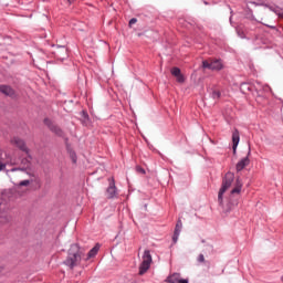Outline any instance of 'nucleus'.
Wrapping results in <instances>:
<instances>
[{
  "label": "nucleus",
  "mask_w": 283,
  "mask_h": 283,
  "mask_svg": "<svg viewBox=\"0 0 283 283\" xmlns=\"http://www.w3.org/2000/svg\"><path fill=\"white\" fill-rule=\"evenodd\" d=\"M233 180H235V175L233 172H227L223 180L222 186L218 193V202L219 207L222 209V213H231L233 211V208L238 205V200H228L224 203V193H227V190L231 188V185H233Z\"/></svg>",
  "instance_id": "nucleus-1"
},
{
  "label": "nucleus",
  "mask_w": 283,
  "mask_h": 283,
  "mask_svg": "<svg viewBox=\"0 0 283 283\" xmlns=\"http://www.w3.org/2000/svg\"><path fill=\"white\" fill-rule=\"evenodd\" d=\"M80 263H81V248H78V244H72L69 250V255L64 261V264H66V266H70V269H74V266H77Z\"/></svg>",
  "instance_id": "nucleus-2"
},
{
  "label": "nucleus",
  "mask_w": 283,
  "mask_h": 283,
  "mask_svg": "<svg viewBox=\"0 0 283 283\" xmlns=\"http://www.w3.org/2000/svg\"><path fill=\"white\" fill-rule=\"evenodd\" d=\"M151 262H153L151 252L149 250L144 251L143 262L139 265V275H145V273L149 271L151 266Z\"/></svg>",
  "instance_id": "nucleus-3"
},
{
  "label": "nucleus",
  "mask_w": 283,
  "mask_h": 283,
  "mask_svg": "<svg viewBox=\"0 0 283 283\" xmlns=\"http://www.w3.org/2000/svg\"><path fill=\"white\" fill-rule=\"evenodd\" d=\"M151 262H153L151 252L149 250L144 251L143 262L139 265V275H145V273L149 271L151 266Z\"/></svg>",
  "instance_id": "nucleus-4"
},
{
  "label": "nucleus",
  "mask_w": 283,
  "mask_h": 283,
  "mask_svg": "<svg viewBox=\"0 0 283 283\" xmlns=\"http://www.w3.org/2000/svg\"><path fill=\"white\" fill-rule=\"evenodd\" d=\"M202 67L205 70H212V72H220L224 67L222 60H211L210 62L205 60L202 61Z\"/></svg>",
  "instance_id": "nucleus-5"
},
{
  "label": "nucleus",
  "mask_w": 283,
  "mask_h": 283,
  "mask_svg": "<svg viewBox=\"0 0 283 283\" xmlns=\"http://www.w3.org/2000/svg\"><path fill=\"white\" fill-rule=\"evenodd\" d=\"M54 51V55L57 59V61H65V59H67V48H65V45H53Z\"/></svg>",
  "instance_id": "nucleus-6"
},
{
  "label": "nucleus",
  "mask_w": 283,
  "mask_h": 283,
  "mask_svg": "<svg viewBox=\"0 0 283 283\" xmlns=\"http://www.w3.org/2000/svg\"><path fill=\"white\" fill-rule=\"evenodd\" d=\"M11 144L15 145V147H18V149H20L21 151H24V154H27V156H30V148H28V146L25 145V140H23L19 137H13L11 139Z\"/></svg>",
  "instance_id": "nucleus-7"
},
{
  "label": "nucleus",
  "mask_w": 283,
  "mask_h": 283,
  "mask_svg": "<svg viewBox=\"0 0 283 283\" xmlns=\"http://www.w3.org/2000/svg\"><path fill=\"white\" fill-rule=\"evenodd\" d=\"M249 156H251V147H249L248 155L237 163L235 169L238 172L242 171L244 167H249V165H251V159H249Z\"/></svg>",
  "instance_id": "nucleus-8"
},
{
  "label": "nucleus",
  "mask_w": 283,
  "mask_h": 283,
  "mask_svg": "<svg viewBox=\"0 0 283 283\" xmlns=\"http://www.w3.org/2000/svg\"><path fill=\"white\" fill-rule=\"evenodd\" d=\"M31 160H32V155H27V158L21 160V165H23V167H18V168H12L10 171H27L28 169H30V165H31Z\"/></svg>",
  "instance_id": "nucleus-9"
},
{
  "label": "nucleus",
  "mask_w": 283,
  "mask_h": 283,
  "mask_svg": "<svg viewBox=\"0 0 283 283\" xmlns=\"http://www.w3.org/2000/svg\"><path fill=\"white\" fill-rule=\"evenodd\" d=\"M44 124H46L49 129H51L53 134H56V136H63V130L59 126L54 125L50 118H45Z\"/></svg>",
  "instance_id": "nucleus-10"
},
{
  "label": "nucleus",
  "mask_w": 283,
  "mask_h": 283,
  "mask_svg": "<svg viewBox=\"0 0 283 283\" xmlns=\"http://www.w3.org/2000/svg\"><path fill=\"white\" fill-rule=\"evenodd\" d=\"M238 145H240V132L238 129H234L232 133V150L233 154L238 151Z\"/></svg>",
  "instance_id": "nucleus-11"
},
{
  "label": "nucleus",
  "mask_w": 283,
  "mask_h": 283,
  "mask_svg": "<svg viewBox=\"0 0 283 283\" xmlns=\"http://www.w3.org/2000/svg\"><path fill=\"white\" fill-rule=\"evenodd\" d=\"M182 231V221L178 220L175 227V232L172 235V242L176 244L178 242V239L180 238V233Z\"/></svg>",
  "instance_id": "nucleus-12"
},
{
  "label": "nucleus",
  "mask_w": 283,
  "mask_h": 283,
  "mask_svg": "<svg viewBox=\"0 0 283 283\" xmlns=\"http://www.w3.org/2000/svg\"><path fill=\"white\" fill-rule=\"evenodd\" d=\"M106 193H107V198H111V199L116 196L117 190H116V182L114 181V179H112V181L109 182Z\"/></svg>",
  "instance_id": "nucleus-13"
},
{
  "label": "nucleus",
  "mask_w": 283,
  "mask_h": 283,
  "mask_svg": "<svg viewBox=\"0 0 283 283\" xmlns=\"http://www.w3.org/2000/svg\"><path fill=\"white\" fill-rule=\"evenodd\" d=\"M0 92L1 94H4L6 96H13L14 90L8 85H0Z\"/></svg>",
  "instance_id": "nucleus-14"
},
{
  "label": "nucleus",
  "mask_w": 283,
  "mask_h": 283,
  "mask_svg": "<svg viewBox=\"0 0 283 283\" xmlns=\"http://www.w3.org/2000/svg\"><path fill=\"white\" fill-rule=\"evenodd\" d=\"M10 220H12V217H10V214H8V212H6V211L0 212V227H1V224H8V222H10Z\"/></svg>",
  "instance_id": "nucleus-15"
},
{
  "label": "nucleus",
  "mask_w": 283,
  "mask_h": 283,
  "mask_svg": "<svg viewBox=\"0 0 283 283\" xmlns=\"http://www.w3.org/2000/svg\"><path fill=\"white\" fill-rule=\"evenodd\" d=\"M240 191H242V180H240V178H237L235 187L231 190V195L233 196V193H240Z\"/></svg>",
  "instance_id": "nucleus-16"
},
{
  "label": "nucleus",
  "mask_w": 283,
  "mask_h": 283,
  "mask_svg": "<svg viewBox=\"0 0 283 283\" xmlns=\"http://www.w3.org/2000/svg\"><path fill=\"white\" fill-rule=\"evenodd\" d=\"M168 283H178L180 282V274L179 273H174L170 276L167 277Z\"/></svg>",
  "instance_id": "nucleus-17"
},
{
  "label": "nucleus",
  "mask_w": 283,
  "mask_h": 283,
  "mask_svg": "<svg viewBox=\"0 0 283 283\" xmlns=\"http://www.w3.org/2000/svg\"><path fill=\"white\" fill-rule=\"evenodd\" d=\"M98 249H99L98 245H95L94 248H92L87 253V260H90V258H95V255L98 253Z\"/></svg>",
  "instance_id": "nucleus-18"
},
{
  "label": "nucleus",
  "mask_w": 283,
  "mask_h": 283,
  "mask_svg": "<svg viewBox=\"0 0 283 283\" xmlns=\"http://www.w3.org/2000/svg\"><path fill=\"white\" fill-rule=\"evenodd\" d=\"M264 6V8H269V10L271 11V12H274V14H281L280 13V8H277V7H275V6H269V4H263Z\"/></svg>",
  "instance_id": "nucleus-19"
},
{
  "label": "nucleus",
  "mask_w": 283,
  "mask_h": 283,
  "mask_svg": "<svg viewBox=\"0 0 283 283\" xmlns=\"http://www.w3.org/2000/svg\"><path fill=\"white\" fill-rule=\"evenodd\" d=\"M67 151L70 154V158H71L72 163L76 164V153L70 148H67Z\"/></svg>",
  "instance_id": "nucleus-20"
},
{
  "label": "nucleus",
  "mask_w": 283,
  "mask_h": 283,
  "mask_svg": "<svg viewBox=\"0 0 283 283\" xmlns=\"http://www.w3.org/2000/svg\"><path fill=\"white\" fill-rule=\"evenodd\" d=\"M211 96L214 101H218V98H220L222 94L220 93V91H212Z\"/></svg>",
  "instance_id": "nucleus-21"
},
{
  "label": "nucleus",
  "mask_w": 283,
  "mask_h": 283,
  "mask_svg": "<svg viewBox=\"0 0 283 283\" xmlns=\"http://www.w3.org/2000/svg\"><path fill=\"white\" fill-rule=\"evenodd\" d=\"M171 74H172V76H180V74H182V73L180 72V69L172 67L171 69Z\"/></svg>",
  "instance_id": "nucleus-22"
},
{
  "label": "nucleus",
  "mask_w": 283,
  "mask_h": 283,
  "mask_svg": "<svg viewBox=\"0 0 283 283\" xmlns=\"http://www.w3.org/2000/svg\"><path fill=\"white\" fill-rule=\"evenodd\" d=\"M176 78L178 83H185V76L182 75V73H180L179 75H176Z\"/></svg>",
  "instance_id": "nucleus-23"
},
{
  "label": "nucleus",
  "mask_w": 283,
  "mask_h": 283,
  "mask_svg": "<svg viewBox=\"0 0 283 283\" xmlns=\"http://www.w3.org/2000/svg\"><path fill=\"white\" fill-rule=\"evenodd\" d=\"M28 185H30V180H23V181H20L18 187H28Z\"/></svg>",
  "instance_id": "nucleus-24"
},
{
  "label": "nucleus",
  "mask_w": 283,
  "mask_h": 283,
  "mask_svg": "<svg viewBox=\"0 0 283 283\" xmlns=\"http://www.w3.org/2000/svg\"><path fill=\"white\" fill-rule=\"evenodd\" d=\"M197 262H199V264L205 263V254H199L197 258Z\"/></svg>",
  "instance_id": "nucleus-25"
},
{
  "label": "nucleus",
  "mask_w": 283,
  "mask_h": 283,
  "mask_svg": "<svg viewBox=\"0 0 283 283\" xmlns=\"http://www.w3.org/2000/svg\"><path fill=\"white\" fill-rule=\"evenodd\" d=\"M135 23H138V19L133 18L129 20V28H132V25H135Z\"/></svg>",
  "instance_id": "nucleus-26"
},
{
  "label": "nucleus",
  "mask_w": 283,
  "mask_h": 283,
  "mask_svg": "<svg viewBox=\"0 0 283 283\" xmlns=\"http://www.w3.org/2000/svg\"><path fill=\"white\" fill-rule=\"evenodd\" d=\"M264 92H271V87L269 85L263 86Z\"/></svg>",
  "instance_id": "nucleus-27"
},
{
  "label": "nucleus",
  "mask_w": 283,
  "mask_h": 283,
  "mask_svg": "<svg viewBox=\"0 0 283 283\" xmlns=\"http://www.w3.org/2000/svg\"><path fill=\"white\" fill-rule=\"evenodd\" d=\"M178 283H189V280H187V279H179Z\"/></svg>",
  "instance_id": "nucleus-28"
},
{
  "label": "nucleus",
  "mask_w": 283,
  "mask_h": 283,
  "mask_svg": "<svg viewBox=\"0 0 283 283\" xmlns=\"http://www.w3.org/2000/svg\"><path fill=\"white\" fill-rule=\"evenodd\" d=\"M3 169H6V164L0 161V171H3Z\"/></svg>",
  "instance_id": "nucleus-29"
},
{
  "label": "nucleus",
  "mask_w": 283,
  "mask_h": 283,
  "mask_svg": "<svg viewBox=\"0 0 283 283\" xmlns=\"http://www.w3.org/2000/svg\"><path fill=\"white\" fill-rule=\"evenodd\" d=\"M4 207H6V200H2V201L0 202V210L3 209Z\"/></svg>",
  "instance_id": "nucleus-30"
},
{
  "label": "nucleus",
  "mask_w": 283,
  "mask_h": 283,
  "mask_svg": "<svg viewBox=\"0 0 283 283\" xmlns=\"http://www.w3.org/2000/svg\"><path fill=\"white\" fill-rule=\"evenodd\" d=\"M137 171H139L140 174H145V169L137 167Z\"/></svg>",
  "instance_id": "nucleus-31"
},
{
  "label": "nucleus",
  "mask_w": 283,
  "mask_h": 283,
  "mask_svg": "<svg viewBox=\"0 0 283 283\" xmlns=\"http://www.w3.org/2000/svg\"><path fill=\"white\" fill-rule=\"evenodd\" d=\"M0 160H3V150L0 149Z\"/></svg>",
  "instance_id": "nucleus-32"
},
{
  "label": "nucleus",
  "mask_w": 283,
  "mask_h": 283,
  "mask_svg": "<svg viewBox=\"0 0 283 283\" xmlns=\"http://www.w3.org/2000/svg\"><path fill=\"white\" fill-rule=\"evenodd\" d=\"M238 34L241 39H244V34L243 33H240V31H238Z\"/></svg>",
  "instance_id": "nucleus-33"
},
{
  "label": "nucleus",
  "mask_w": 283,
  "mask_h": 283,
  "mask_svg": "<svg viewBox=\"0 0 283 283\" xmlns=\"http://www.w3.org/2000/svg\"><path fill=\"white\" fill-rule=\"evenodd\" d=\"M241 87H249V85L247 83H243Z\"/></svg>",
  "instance_id": "nucleus-34"
},
{
  "label": "nucleus",
  "mask_w": 283,
  "mask_h": 283,
  "mask_svg": "<svg viewBox=\"0 0 283 283\" xmlns=\"http://www.w3.org/2000/svg\"><path fill=\"white\" fill-rule=\"evenodd\" d=\"M277 101H280L281 103H283V99H282V98H277Z\"/></svg>",
  "instance_id": "nucleus-35"
},
{
  "label": "nucleus",
  "mask_w": 283,
  "mask_h": 283,
  "mask_svg": "<svg viewBox=\"0 0 283 283\" xmlns=\"http://www.w3.org/2000/svg\"><path fill=\"white\" fill-rule=\"evenodd\" d=\"M84 116L87 117V113L83 112Z\"/></svg>",
  "instance_id": "nucleus-36"
},
{
  "label": "nucleus",
  "mask_w": 283,
  "mask_h": 283,
  "mask_svg": "<svg viewBox=\"0 0 283 283\" xmlns=\"http://www.w3.org/2000/svg\"><path fill=\"white\" fill-rule=\"evenodd\" d=\"M2 198H3V199L6 198V193H2Z\"/></svg>",
  "instance_id": "nucleus-37"
},
{
  "label": "nucleus",
  "mask_w": 283,
  "mask_h": 283,
  "mask_svg": "<svg viewBox=\"0 0 283 283\" xmlns=\"http://www.w3.org/2000/svg\"><path fill=\"white\" fill-rule=\"evenodd\" d=\"M74 0H69V3H72Z\"/></svg>",
  "instance_id": "nucleus-38"
},
{
  "label": "nucleus",
  "mask_w": 283,
  "mask_h": 283,
  "mask_svg": "<svg viewBox=\"0 0 283 283\" xmlns=\"http://www.w3.org/2000/svg\"><path fill=\"white\" fill-rule=\"evenodd\" d=\"M272 30H275V27H270Z\"/></svg>",
  "instance_id": "nucleus-39"
},
{
  "label": "nucleus",
  "mask_w": 283,
  "mask_h": 283,
  "mask_svg": "<svg viewBox=\"0 0 283 283\" xmlns=\"http://www.w3.org/2000/svg\"><path fill=\"white\" fill-rule=\"evenodd\" d=\"M281 280H282V282H283V275H282Z\"/></svg>",
  "instance_id": "nucleus-40"
}]
</instances>
